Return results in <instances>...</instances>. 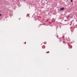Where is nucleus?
Returning <instances> with one entry per match:
<instances>
[{"mask_svg": "<svg viewBox=\"0 0 77 77\" xmlns=\"http://www.w3.org/2000/svg\"><path fill=\"white\" fill-rule=\"evenodd\" d=\"M65 10V8L64 7H62L60 8V11H64Z\"/></svg>", "mask_w": 77, "mask_h": 77, "instance_id": "f257e3e1", "label": "nucleus"}, {"mask_svg": "<svg viewBox=\"0 0 77 77\" xmlns=\"http://www.w3.org/2000/svg\"><path fill=\"white\" fill-rule=\"evenodd\" d=\"M45 46H42V48H45Z\"/></svg>", "mask_w": 77, "mask_h": 77, "instance_id": "f03ea898", "label": "nucleus"}, {"mask_svg": "<svg viewBox=\"0 0 77 77\" xmlns=\"http://www.w3.org/2000/svg\"><path fill=\"white\" fill-rule=\"evenodd\" d=\"M46 53H49V51H48V52H46Z\"/></svg>", "mask_w": 77, "mask_h": 77, "instance_id": "7ed1b4c3", "label": "nucleus"}, {"mask_svg": "<svg viewBox=\"0 0 77 77\" xmlns=\"http://www.w3.org/2000/svg\"><path fill=\"white\" fill-rule=\"evenodd\" d=\"M71 2H72V0H71Z\"/></svg>", "mask_w": 77, "mask_h": 77, "instance_id": "20e7f679", "label": "nucleus"}, {"mask_svg": "<svg viewBox=\"0 0 77 77\" xmlns=\"http://www.w3.org/2000/svg\"><path fill=\"white\" fill-rule=\"evenodd\" d=\"M70 47H71V48H72V47L71 46H70Z\"/></svg>", "mask_w": 77, "mask_h": 77, "instance_id": "39448f33", "label": "nucleus"}, {"mask_svg": "<svg viewBox=\"0 0 77 77\" xmlns=\"http://www.w3.org/2000/svg\"><path fill=\"white\" fill-rule=\"evenodd\" d=\"M0 16H2V14H0Z\"/></svg>", "mask_w": 77, "mask_h": 77, "instance_id": "423d86ee", "label": "nucleus"}, {"mask_svg": "<svg viewBox=\"0 0 77 77\" xmlns=\"http://www.w3.org/2000/svg\"><path fill=\"white\" fill-rule=\"evenodd\" d=\"M65 42H64V41L63 42V43L64 44H65Z\"/></svg>", "mask_w": 77, "mask_h": 77, "instance_id": "0eeeda50", "label": "nucleus"}, {"mask_svg": "<svg viewBox=\"0 0 77 77\" xmlns=\"http://www.w3.org/2000/svg\"><path fill=\"white\" fill-rule=\"evenodd\" d=\"M26 42H25L24 43V44H26Z\"/></svg>", "mask_w": 77, "mask_h": 77, "instance_id": "6e6552de", "label": "nucleus"}, {"mask_svg": "<svg viewBox=\"0 0 77 77\" xmlns=\"http://www.w3.org/2000/svg\"><path fill=\"white\" fill-rule=\"evenodd\" d=\"M75 26H77V25H76Z\"/></svg>", "mask_w": 77, "mask_h": 77, "instance_id": "1a4fd4ad", "label": "nucleus"}, {"mask_svg": "<svg viewBox=\"0 0 77 77\" xmlns=\"http://www.w3.org/2000/svg\"><path fill=\"white\" fill-rule=\"evenodd\" d=\"M45 0V1H47V0Z\"/></svg>", "mask_w": 77, "mask_h": 77, "instance_id": "9d476101", "label": "nucleus"}]
</instances>
